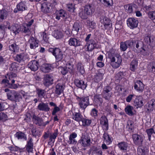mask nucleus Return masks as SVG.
I'll use <instances>...</instances> for the list:
<instances>
[{"instance_id": "nucleus-1", "label": "nucleus", "mask_w": 155, "mask_h": 155, "mask_svg": "<svg viewBox=\"0 0 155 155\" xmlns=\"http://www.w3.org/2000/svg\"><path fill=\"white\" fill-rule=\"evenodd\" d=\"M76 99L78 102L79 108L82 110H84L90 105L89 99L88 96L80 97L76 95Z\"/></svg>"}, {"instance_id": "nucleus-2", "label": "nucleus", "mask_w": 155, "mask_h": 155, "mask_svg": "<svg viewBox=\"0 0 155 155\" xmlns=\"http://www.w3.org/2000/svg\"><path fill=\"white\" fill-rule=\"evenodd\" d=\"M48 51L51 53L54 56L56 61H61L63 58L64 55L61 49L58 48H50Z\"/></svg>"}, {"instance_id": "nucleus-3", "label": "nucleus", "mask_w": 155, "mask_h": 155, "mask_svg": "<svg viewBox=\"0 0 155 155\" xmlns=\"http://www.w3.org/2000/svg\"><path fill=\"white\" fill-rule=\"evenodd\" d=\"M8 98L9 100L15 102L19 101L20 99H22L21 96L18 93L13 90L7 93Z\"/></svg>"}, {"instance_id": "nucleus-4", "label": "nucleus", "mask_w": 155, "mask_h": 155, "mask_svg": "<svg viewBox=\"0 0 155 155\" xmlns=\"http://www.w3.org/2000/svg\"><path fill=\"white\" fill-rule=\"evenodd\" d=\"M122 62L121 58L118 55L115 57H113L111 60V65L114 68H118L120 66Z\"/></svg>"}, {"instance_id": "nucleus-5", "label": "nucleus", "mask_w": 155, "mask_h": 155, "mask_svg": "<svg viewBox=\"0 0 155 155\" xmlns=\"http://www.w3.org/2000/svg\"><path fill=\"white\" fill-rule=\"evenodd\" d=\"M134 143L136 145L140 146L142 145L144 139L143 135L135 134L132 135Z\"/></svg>"}, {"instance_id": "nucleus-6", "label": "nucleus", "mask_w": 155, "mask_h": 155, "mask_svg": "<svg viewBox=\"0 0 155 155\" xmlns=\"http://www.w3.org/2000/svg\"><path fill=\"white\" fill-rule=\"evenodd\" d=\"M138 23V21L137 18H129L127 21L128 26L131 29L136 28Z\"/></svg>"}, {"instance_id": "nucleus-7", "label": "nucleus", "mask_w": 155, "mask_h": 155, "mask_svg": "<svg viewBox=\"0 0 155 155\" xmlns=\"http://www.w3.org/2000/svg\"><path fill=\"white\" fill-rule=\"evenodd\" d=\"M9 24L10 23L8 22L9 26L8 28V29L10 30L11 33H13L15 35H16L21 32V29L20 27L15 24L10 26Z\"/></svg>"}, {"instance_id": "nucleus-8", "label": "nucleus", "mask_w": 155, "mask_h": 155, "mask_svg": "<svg viewBox=\"0 0 155 155\" xmlns=\"http://www.w3.org/2000/svg\"><path fill=\"white\" fill-rule=\"evenodd\" d=\"M100 21L101 23H103L104 26L106 29H109L112 26L110 20L108 18L104 16L101 17Z\"/></svg>"}, {"instance_id": "nucleus-9", "label": "nucleus", "mask_w": 155, "mask_h": 155, "mask_svg": "<svg viewBox=\"0 0 155 155\" xmlns=\"http://www.w3.org/2000/svg\"><path fill=\"white\" fill-rule=\"evenodd\" d=\"M28 42L30 45V47L31 49H35L38 46V40L36 38L32 36L30 37Z\"/></svg>"}, {"instance_id": "nucleus-10", "label": "nucleus", "mask_w": 155, "mask_h": 155, "mask_svg": "<svg viewBox=\"0 0 155 155\" xmlns=\"http://www.w3.org/2000/svg\"><path fill=\"white\" fill-rule=\"evenodd\" d=\"M97 46V45L94 40L91 39L87 43L85 47L87 51H91Z\"/></svg>"}, {"instance_id": "nucleus-11", "label": "nucleus", "mask_w": 155, "mask_h": 155, "mask_svg": "<svg viewBox=\"0 0 155 155\" xmlns=\"http://www.w3.org/2000/svg\"><path fill=\"white\" fill-rule=\"evenodd\" d=\"M141 96H137L134 101V104L137 108L143 106L146 101L144 99H141Z\"/></svg>"}, {"instance_id": "nucleus-12", "label": "nucleus", "mask_w": 155, "mask_h": 155, "mask_svg": "<svg viewBox=\"0 0 155 155\" xmlns=\"http://www.w3.org/2000/svg\"><path fill=\"white\" fill-rule=\"evenodd\" d=\"M37 109L39 110L45 112L48 111L50 110L48 103L43 102H41L38 104L37 107Z\"/></svg>"}, {"instance_id": "nucleus-13", "label": "nucleus", "mask_w": 155, "mask_h": 155, "mask_svg": "<svg viewBox=\"0 0 155 155\" xmlns=\"http://www.w3.org/2000/svg\"><path fill=\"white\" fill-rule=\"evenodd\" d=\"M100 124L102 126L104 129L107 130L108 129V120L105 116H102L100 119Z\"/></svg>"}, {"instance_id": "nucleus-14", "label": "nucleus", "mask_w": 155, "mask_h": 155, "mask_svg": "<svg viewBox=\"0 0 155 155\" xmlns=\"http://www.w3.org/2000/svg\"><path fill=\"white\" fill-rule=\"evenodd\" d=\"M52 77L49 74H46L44 78L43 84L46 86H48L53 83Z\"/></svg>"}, {"instance_id": "nucleus-15", "label": "nucleus", "mask_w": 155, "mask_h": 155, "mask_svg": "<svg viewBox=\"0 0 155 155\" xmlns=\"http://www.w3.org/2000/svg\"><path fill=\"white\" fill-rule=\"evenodd\" d=\"M68 18V15L66 12L63 10H60L57 14L56 18L58 20L62 18V19L65 21H66V19Z\"/></svg>"}, {"instance_id": "nucleus-16", "label": "nucleus", "mask_w": 155, "mask_h": 155, "mask_svg": "<svg viewBox=\"0 0 155 155\" xmlns=\"http://www.w3.org/2000/svg\"><path fill=\"white\" fill-rule=\"evenodd\" d=\"M134 87L137 91L139 92H142L144 90V85L141 81H137L135 83Z\"/></svg>"}, {"instance_id": "nucleus-17", "label": "nucleus", "mask_w": 155, "mask_h": 155, "mask_svg": "<svg viewBox=\"0 0 155 155\" xmlns=\"http://www.w3.org/2000/svg\"><path fill=\"white\" fill-rule=\"evenodd\" d=\"M68 43L70 46L76 47L81 45V41L75 38H72L69 39Z\"/></svg>"}, {"instance_id": "nucleus-18", "label": "nucleus", "mask_w": 155, "mask_h": 155, "mask_svg": "<svg viewBox=\"0 0 155 155\" xmlns=\"http://www.w3.org/2000/svg\"><path fill=\"white\" fill-rule=\"evenodd\" d=\"M41 5V10L44 13L49 12L51 10V7L50 3H44Z\"/></svg>"}, {"instance_id": "nucleus-19", "label": "nucleus", "mask_w": 155, "mask_h": 155, "mask_svg": "<svg viewBox=\"0 0 155 155\" xmlns=\"http://www.w3.org/2000/svg\"><path fill=\"white\" fill-rule=\"evenodd\" d=\"M27 7L26 5L22 2H20L17 5V9H15L14 11L15 13H17L18 11L22 12L27 10Z\"/></svg>"}, {"instance_id": "nucleus-20", "label": "nucleus", "mask_w": 155, "mask_h": 155, "mask_svg": "<svg viewBox=\"0 0 155 155\" xmlns=\"http://www.w3.org/2000/svg\"><path fill=\"white\" fill-rule=\"evenodd\" d=\"M74 83L77 87L83 90L85 89L87 87L86 84L85 83L84 81L82 80H79L78 79H75L74 80Z\"/></svg>"}, {"instance_id": "nucleus-21", "label": "nucleus", "mask_w": 155, "mask_h": 155, "mask_svg": "<svg viewBox=\"0 0 155 155\" xmlns=\"http://www.w3.org/2000/svg\"><path fill=\"white\" fill-rule=\"evenodd\" d=\"M32 141V139L30 138L27 141L26 146V150L29 153H32L33 151V143Z\"/></svg>"}, {"instance_id": "nucleus-22", "label": "nucleus", "mask_w": 155, "mask_h": 155, "mask_svg": "<svg viewBox=\"0 0 155 155\" xmlns=\"http://www.w3.org/2000/svg\"><path fill=\"white\" fill-rule=\"evenodd\" d=\"M155 105V100L154 99H152L146 105V107L147 108V110L148 112H150L153 110V106Z\"/></svg>"}, {"instance_id": "nucleus-23", "label": "nucleus", "mask_w": 155, "mask_h": 155, "mask_svg": "<svg viewBox=\"0 0 155 155\" xmlns=\"http://www.w3.org/2000/svg\"><path fill=\"white\" fill-rule=\"evenodd\" d=\"M91 143V138L90 137L85 136L83 138L81 141V145L84 147L89 146Z\"/></svg>"}, {"instance_id": "nucleus-24", "label": "nucleus", "mask_w": 155, "mask_h": 155, "mask_svg": "<svg viewBox=\"0 0 155 155\" xmlns=\"http://www.w3.org/2000/svg\"><path fill=\"white\" fill-rule=\"evenodd\" d=\"M83 116L79 113L74 112L73 114L72 118L78 122L80 124V122L81 121Z\"/></svg>"}, {"instance_id": "nucleus-25", "label": "nucleus", "mask_w": 155, "mask_h": 155, "mask_svg": "<svg viewBox=\"0 0 155 155\" xmlns=\"http://www.w3.org/2000/svg\"><path fill=\"white\" fill-rule=\"evenodd\" d=\"M84 10L88 15H92L94 11L93 8L90 5H85L84 7Z\"/></svg>"}, {"instance_id": "nucleus-26", "label": "nucleus", "mask_w": 155, "mask_h": 155, "mask_svg": "<svg viewBox=\"0 0 155 155\" xmlns=\"http://www.w3.org/2000/svg\"><path fill=\"white\" fill-rule=\"evenodd\" d=\"M32 120L35 124L39 126H41L43 124L42 119L35 115H33Z\"/></svg>"}, {"instance_id": "nucleus-27", "label": "nucleus", "mask_w": 155, "mask_h": 155, "mask_svg": "<svg viewBox=\"0 0 155 155\" xmlns=\"http://www.w3.org/2000/svg\"><path fill=\"white\" fill-rule=\"evenodd\" d=\"M64 86L61 84L58 83L56 86V90L55 92L56 94L60 95L61 93L63 92Z\"/></svg>"}, {"instance_id": "nucleus-28", "label": "nucleus", "mask_w": 155, "mask_h": 155, "mask_svg": "<svg viewBox=\"0 0 155 155\" xmlns=\"http://www.w3.org/2000/svg\"><path fill=\"white\" fill-rule=\"evenodd\" d=\"M77 134L75 132L73 133L70 134L69 137V140L68 143L69 144H76L77 143V141L75 138L77 137Z\"/></svg>"}, {"instance_id": "nucleus-29", "label": "nucleus", "mask_w": 155, "mask_h": 155, "mask_svg": "<svg viewBox=\"0 0 155 155\" xmlns=\"http://www.w3.org/2000/svg\"><path fill=\"white\" fill-rule=\"evenodd\" d=\"M134 109L133 107L130 105L127 106L125 109V111L126 114L130 116L134 115Z\"/></svg>"}, {"instance_id": "nucleus-30", "label": "nucleus", "mask_w": 155, "mask_h": 155, "mask_svg": "<svg viewBox=\"0 0 155 155\" xmlns=\"http://www.w3.org/2000/svg\"><path fill=\"white\" fill-rule=\"evenodd\" d=\"M15 136L18 140H26L27 137L26 135L23 133L19 131L16 132L15 134Z\"/></svg>"}, {"instance_id": "nucleus-31", "label": "nucleus", "mask_w": 155, "mask_h": 155, "mask_svg": "<svg viewBox=\"0 0 155 155\" xmlns=\"http://www.w3.org/2000/svg\"><path fill=\"white\" fill-rule=\"evenodd\" d=\"M118 147L120 150L125 152L128 146L127 144L125 142H121L118 143Z\"/></svg>"}, {"instance_id": "nucleus-32", "label": "nucleus", "mask_w": 155, "mask_h": 155, "mask_svg": "<svg viewBox=\"0 0 155 155\" xmlns=\"http://www.w3.org/2000/svg\"><path fill=\"white\" fill-rule=\"evenodd\" d=\"M91 120H90L84 118H82L80 124L84 126H89L91 123Z\"/></svg>"}, {"instance_id": "nucleus-33", "label": "nucleus", "mask_w": 155, "mask_h": 155, "mask_svg": "<svg viewBox=\"0 0 155 155\" xmlns=\"http://www.w3.org/2000/svg\"><path fill=\"white\" fill-rule=\"evenodd\" d=\"M53 36L57 39L61 38L63 36L62 32L58 30L54 31L52 33Z\"/></svg>"}, {"instance_id": "nucleus-34", "label": "nucleus", "mask_w": 155, "mask_h": 155, "mask_svg": "<svg viewBox=\"0 0 155 155\" xmlns=\"http://www.w3.org/2000/svg\"><path fill=\"white\" fill-rule=\"evenodd\" d=\"M9 48V50L13 52H15L17 51L19 49L18 45L17 44V43L15 42L10 45Z\"/></svg>"}, {"instance_id": "nucleus-35", "label": "nucleus", "mask_w": 155, "mask_h": 155, "mask_svg": "<svg viewBox=\"0 0 155 155\" xmlns=\"http://www.w3.org/2000/svg\"><path fill=\"white\" fill-rule=\"evenodd\" d=\"M21 31L25 33H27V35H29L30 34V28L25 25L21 27Z\"/></svg>"}, {"instance_id": "nucleus-36", "label": "nucleus", "mask_w": 155, "mask_h": 155, "mask_svg": "<svg viewBox=\"0 0 155 155\" xmlns=\"http://www.w3.org/2000/svg\"><path fill=\"white\" fill-rule=\"evenodd\" d=\"M37 93L38 96L40 98L44 97L46 94V92L45 90L41 89H38L37 90Z\"/></svg>"}, {"instance_id": "nucleus-37", "label": "nucleus", "mask_w": 155, "mask_h": 155, "mask_svg": "<svg viewBox=\"0 0 155 155\" xmlns=\"http://www.w3.org/2000/svg\"><path fill=\"white\" fill-rule=\"evenodd\" d=\"M25 54L23 53L20 54H17L15 60L18 62H21L23 61L25 59Z\"/></svg>"}, {"instance_id": "nucleus-38", "label": "nucleus", "mask_w": 155, "mask_h": 155, "mask_svg": "<svg viewBox=\"0 0 155 155\" xmlns=\"http://www.w3.org/2000/svg\"><path fill=\"white\" fill-rule=\"evenodd\" d=\"M8 15L7 12L5 10L0 11V21L6 18Z\"/></svg>"}, {"instance_id": "nucleus-39", "label": "nucleus", "mask_w": 155, "mask_h": 155, "mask_svg": "<svg viewBox=\"0 0 155 155\" xmlns=\"http://www.w3.org/2000/svg\"><path fill=\"white\" fill-rule=\"evenodd\" d=\"M94 100L97 104H101L103 102V100L101 96L99 94H96L94 97Z\"/></svg>"}, {"instance_id": "nucleus-40", "label": "nucleus", "mask_w": 155, "mask_h": 155, "mask_svg": "<svg viewBox=\"0 0 155 155\" xmlns=\"http://www.w3.org/2000/svg\"><path fill=\"white\" fill-rule=\"evenodd\" d=\"M31 132L33 136L36 137L37 136H39L41 135L40 132L38 129L35 127H33L31 129Z\"/></svg>"}, {"instance_id": "nucleus-41", "label": "nucleus", "mask_w": 155, "mask_h": 155, "mask_svg": "<svg viewBox=\"0 0 155 155\" xmlns=\"http://www.w3.org/2000/svg\"><path fill=\"white\" fill-rule=\"evenodd\" d=\"M103 74L102 73H98L95 75L94 78V81L98 82L101 81L103 79Z\"/></svg>"}, {"instance_id": "nucleus-42", "label": "nucleus", "mask_w": 155, "mask_h": 155, "mask_svg": "<svg viewBox=\"0 0 155 155\" xmlns=\"http://www.w3.org/2000/svg\"><path fill=\"white\" fill-rule=\"evenodd\" d=\"M133 5L132 4H127L124 6V8L126 12L128 13H132L133 11Z\"/></svg>"}, {"instance_id": "nucleus-43", "label": "nucleus", "mask_w": 155, "mask_h": 155, "mask_svg": "<svg viewBox=\"0 0 155 155\" xmlns=\"http://www.w3.org/2000/svg\"><path fill=\"white\" fill-rule=\"evenodd\" d=\"M28 65V68H38L39 67L38 62L36 61H34L32 62H30Z\"/></svg>"}, {"instance_id": "nucleus-44", "label": "nucleus", "mask_w": 155, "mask_h": 155, "mask_svg": "<svg viewBox=\"0 0 155 155\" xmlns=\"http://www.w3.org/2000/svg\"><path fill=\"white\" fill-rule=\"evenodd\" d=\"M103 137L104 140L105 142L109 144L111 142V139L109 135L107 133H104L103 134Z\"/></svg>"}, {"instance_id": "nucleus-45", "label": "nucleus", "mask_w": 155, "mask_h": 155, "mask_svg": "<svg viewBox=\"0 0 155 155\" xmlns=\"http://www.w3.org/2000/svg\"><path fill=\"white\" fill-rule=\"evenodd\" d=\"M79 15L82 19H85L87 18V16L88 15L86 13L85 11L84 10H82L80 12Z\"/></svg>"}, {"instance_id": "nucleus-46", "label": "nucleus", "mask_w": 155, "mask_h": 155, "mask_svg": "<svg viewBox=\"0 0 155 155\" xmlns=\"http://www.w3.org/2000/svg\"><path fill=\"white\" fill-rule=\"evenodd\" d=\"M6 28L5 25L3 24H0V35L2 37H4L5 34V30Z\"/></svg>"}, {"instance_id": "nucleus-47", "label": "nucleus", "mask_w": 155, "mask_h": 155, "mask_svg": "<svg viewBox=\"0 0 155 155\" xmlns=\"http://www.w3.org/2000/svg\"><path fill=\"white\" fill-rule=\"evenodd\" d=\"M148 17L151 20H155V11H150L147 13Z\"/></svg>"}, {"instance_id": "nucleus-48", "label": "nucleus", "mask_w": 155, "mask_h": 155, "mask_svg": "<svg viewBox=\"0 0 155 155\" xmlns=\"http://www.w3.org/2000/svg\"><path fill=\"white\" fill-rule=\"evenodd\" d=\"M93 153L98 155H102V151L100 149L97 148L95 147H93L92 148Z\"/></svg>"}, {"instance_id": "nucleus-49", "label": "nucleus", "mask_w": 155, "mask_h": 155, "mask_svg": "<svg viewBox=\"0 0 155 155\" xmlns=\"http://www.w3.org/2000/svg\"><path fill=\"white\" fill-rule=\"evenodd\" d=\"M105 6L108 7L111 6L110 2L112 0H98Z\"/></svg>"}, {"instance_id": "nucleus-50", "label": "nucleus", "mask_w": 155, "mask_h": 155, "mask_svg": "<svg viewBox=\"0 0 155 155\" xmlns=\"http://www.w3.org/2000/svg\"><path fill=\"white\" fill-rule=\"evenodd\" d=\"M128 47L125 42H121L120 43V48L122 51H124L127 50Z\"/></svg>"}, {"instance_id": "nucleus-51", "label": "nucleus", "mask_w": 155, "mask_h": 155, "mask_svg": "<svg viewBox=\"0 0 155 155\" xmlns=\"http://www.w3.org/2000/svg\"><path fill=\"white\" fill-rule=\"evenodd\" d=\"M68 10L71 12H73L75 9V5L74 4H69L67 5Z\"/></svg>"}, {"instance_id": "nucleus-52", "label": "nucleus", "mask_w": 155, "mask_h": 155, "mask_svg": "<svg viewBox=\"0 0 155 155\" xmlns=\"http://www.w3.org/2000/svg\"><path fill=\"white\" fill-rule=\"evenodd\" d=\"M80 28L81 27L79 23H75L73 25L72 30L78 32Z\"/></svg>"}, {"instance_id": "nucleus-53", "label": "nucleus", "mask_w": 155, "mask_h": 155, "mask_svg": "<svg viewBox=\"0 0 155 155\" xmlns=\"http://www.w3.org/2000/svg\"><path fill=\"white\" fill-rule=\"evenodd\" d=\"M58 134V130H56L53 134L50 135L49 137L50 141H52L53 140H54L56 139Z\"/></svg>"}, {"instance_id": "nucleus-54", "label": "nucleus", "mask_w": 155, "mask_h": 155, "mask_svg": "<svg viewBox=\"0 0 155 155\" xmlns=\"http://www.w3.org/2000/svg\"><path fill=\"white\" fill-rule=\"evenodd\" d=\"M147 133L149 137V139L150 140V137L153 133L155 134V129L154 130L153 128L148 129L146 130Z\"/></svg>"}, {"instance_id": "nucleus-55", "label": "nucleus", "mask_w": 155, "mask_h": 155, "mask_svg": "<svg viewBox=\"0 0 155 155\" xmlns=\"http://www.w3.org/2000/svg\"><path fill=\"white\" fill-rule=\"evenodd\" d=\"M136 45V47L138 48L140 46L142 45V42L141 41L134 39V45Z\"/></svg>"}, {"instance_id": "nucleus-56", "label": "nucleus", "mask_w": 155, "mask_h": 155, "mask_svg": "<svg viewBox=\"0 0 155 155\" xmlns=\"http://www.w3.org/2000/svg\"><path fill=\"white\" fill-rule=\"evenodd\" d=\"M111 95V93H103V96L105 100H109L110 99Z\"/></svg>"}, {"instance_id": "nucleus-57", "label": "nucleus", "mask_w": 155, "mask_h": 155, "mask_svg": "<svg viewBox=\"0 0 155 155\" xmlns=\"http://www.w3.org/2000/svg\"><path fill=\"white\" fill-rule=\"evenodd\" d=\"M97 110L95 108H93L91 111V114L93 117L96 118L97 116Z\"/></svg>"}, {"instance_id": "nucleus-58", "label": "nucleus", "mask_w": 155, "mask_h": 155, "mask_svg": "<svg viewBox=\"0 0 155 155\" xmlns=\"http://www.w3.org/2000/svg\"><path fill=\"white\" fill-rule=\"evenodd\" d=\"M125 42L127 46L132 47L134 45V40H127Z\"/></svg>"}, {"instance_id": "nucleus-59", "label": "nucleus", "mask_w": 155, "mask_h": 155, "mask_svg": "<svg viewBox=\"0 0 155 155\" xmlns=\"http://www.w3.org/2000/svg\"><path fill=\"white\" fill-rule=\"evenodd\" d=\"M111 90V88L109 86H105L103 89V93H109Z\"/></svg>"}, {"instance_id": "nucleus-60", "label": "nucleus", "mask_w": 155, "mask_h": 155, "mask_svg": "<svg viewBox=\"0 0 155 155\" xmlns=\"http://www.w3.org/2000/svg\"><path fill=\"white\" fill-rule=\"evenodd\" d=\"M15 80L14 79H12L11 81V83H12V84H11V86L10 87L12 89H16L18 88V86L17 84H13L15 82Z\"/></svg>"}, {"instance_id": "nucleus-61", "label": "nucleus", "mask_w": 155, "mask_h": 155, "mask_svg": "<svg viewBox=\"0 0 155 155\" xmlns=\"http://www.w3.org/2000/svg\"><path fill=\"white\" fill-rule=\"evenodd\" d=\"M7 117V115L4 113H0V121H4Z\"/></svg>"}, {"instance_id": "nucleus-62", "label": "nucleus", "mask_w": 155, "mask_h": 155, "mask_svg": "<svg viewBox=\"0 0 155 155\" xmlns=\"http://www.w3.org/2000/svg\"><path fill=\"white\" fill-rule=\"evenodd\" d=\"M7 75L8 76L9 78L11 81L12 79L13 78H15L17 76L16 74L13 72L9 73L7 74Z\"/></svg>"}, {"instance_id": "nucleus-63", "label": "nucleus", "mask_w": 155, "mask_h": 155, "mask_svg": "<svg viewBox=\"0 0 155 155\" xmlns=\"http://www.w3.org/2000/svg\"><path fill=\"white\" fill-rule=\"evenodd\" d=\"M43 38L45 42L46 43H49V37L45 33L43 32L42 34Z\"/></svg>"}, {"instance_id": "nucleus-64", "label": "nucleus", "mask_w": 155, "mask_h": 155, "mask_svg": "<svg viewBox=\"0 0 155 155\" xmlns=\"http://www.w3.org/2000/svg\"><path fill=\"white\" fill-rule=\"evenodd\" d=\"M60 109L59 107H57V106L55 107H54L53 111L52 112V114L53 115H56V113L60 111Z\"/></svg>"}]
</instances>
